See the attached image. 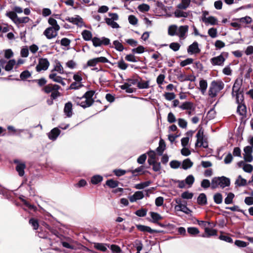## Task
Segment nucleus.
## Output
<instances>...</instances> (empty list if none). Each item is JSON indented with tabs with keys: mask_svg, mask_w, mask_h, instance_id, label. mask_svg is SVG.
I'll return each instance as SVG.
<instances>
[{
	"mask_svg": "<svg viewBox=\"0 0 253 253\" xmlns=\"http://www.w3.org/2000/svg\"><path fill=\"white\" fill-rule=\"evenodd\" d=\"M94 93L93 90L87 91L82 97L74 96L72 99L77 105L86 108L91 106L94 103V100L92 97Z\"/></svg>",
	"mask_w": 253,
	"mask_h": 253,
	"instance_id": "1",
	"label": "nucleus"
},
{
	"mask_svg": "<svg viewBox=\"0 0 253 253\" xmlns=\"http://www.w3.org/2000/svg\"><path fill=\"white\" fill-rule=\"evenodd\" d=\"M224 87V84L221 80L212 81L210 84L209 89V95L211 98L216 97L217 93L222 90Z\"/></svg>",
	"mask_w": 253,
	"mask_h": 253,
	"instance_id": "2",
	"label": "nucleus"
},
{
	"mask_svg": "<svg viewBox=\"0 0 253 253\" xmlns=\"http://www.w3.org/2000/svg\"><path fill=\"white\" fill-rule=\"evenodd\" d=\"M230 184V179L225 176L215 177L211 180V188L214 189L218 186L222 188L228 187Z\"/></svg>",
	"mask_w": 253,
	"mask_h": 253,
	"instance_id": "3",
	"label": "nucleus"
},
{
	"mask_svg": "<svg viewBox=\"0 0 253 253\" xmlns=\"http://www.w3.org/2000/svg\"><path fill=\"white\" fill-rule=\"evenodd\" d=\"M228 57V52H222L219 55L211 58L210 62L212 66H223Z\"/></svg>",
	"mask_w": 253,
	"mask_h": 253,
	"instance_id": "4",
	"label": "nucleus"
},
{
	"mask_svg": "<svg viewBox=\"0 0 253 253\" xmlns=\"http://www.w3.org/2000/svg\"><path fill=\"white\" fill-rule=\"evenodd\" d=\"M7 129L13 132V135H16L19 137H21V133H23L25 134L28 135V138H32L33 137L32 133L28 129H16L14 126H7Z\"/></svg>",
	"mask_w": 253,
	"mask_h": 253,
	"instance_id": "5",
	"label": "nucleus"
},
{
	"mask_svg": "<svg viewBox=\"0 0 253 253\" xmlns=\"http://www.w3.org/2000/svg\"><path fill=\"white\" fill-rule=\"evenodd\" d=\"M92 44L94 46H101L102 45H108L110 44V41L108 38L103 37L101 38L93 37L92 39Z\"/></svg>",
	"mask_w": 253,
	"mask_h": 253,
	"instance_id": "6",
	"label": "nucleus"
},
{
	"mask_svg": "<svg viewBox=\"0 0 253 253\" xmlns=\"http://www.w3.org/2000/svg\"><path fill=\"white\" fill-rule=\"evenodd\" d=\"M189 29L188 25L177 26L176 36H178L180 40H185L187 36V33Z\"/></svg>",
	"mask_w": 253,
	"mask_h": 253,
	"instance_id": "7",
	"label": "nucleus"
},
{
	"mask_svg": "<svg viewBox=\"0 0 253 253\" xmlns=\"http://www.w3.org/2000/svg\"><path fill=\"white\" fill-rule=\"evenodd\" d=\"M49 66V62L46 58H40L36 69L37 72L46 70Z\"/></svg>",
	"mask_w": 253,
	"mask_h": 253,
	"instance_id": "8",
	"label": "nucleus"
},
{
	"mask_svg": "<svg viewBox=\"0 0 253 253\" xmlns=\"http://www.w3.org/2000/svg\"><path fill=\"white\" fill-rule=\"evenodd\" d=\"M197 141L195 143L196 147H203L206 148L208 147V143L206 141H203V132L199 130L197 134Z\"/></svg>",
	"mask_w": 253,
	"mask_h": 253,
	"instance_id": "9",
	"label": "nucleus"
},
{
	"mask_svg": "<svg viewBox=\"0 0 253 253\" xmlns=\"http://www.w3.org/2000/svg\"><path fill=\"white\" fill-rule=\"evenodd\" d=\"M59 30L54 27H49L44 30L43 35L47 39H52L56 37Z\"/></svg>",
	"mask_w": 253,
	"mask_h": 253,
	"instance_id": "10",
	"label": "nucleus"
},
{
	"mask_svg": "<svg viewBox=\"0 0 253 253\" xmlns=\"http://www.w3.org/2000/svg\"><path fill=\"white\" fill-rule=\"evenodd\" d=\"M65 20L80 27L84 25L83 20L79 15H75V17H67L65 18Z\"/></svg>",
	"mask_w": 253,
	"mask_h": 253,
	"instance_id": "11",
	"label": "nucleus"
},
{
	"mask_svg": "<svg viewBox=\"0 0 253 253\" xmlns=\"http://www.w3.org/2000/svg\"><path fill=\"white\" fill-rule=\"evenodd\" d=\"M49 78L54 82L61 84L63 86L66 85L63 79L60 76H58L56 73L53 72V71H51V73L49 75Z\"/></svg>",
	"mask_w": 253,
	"mask_h": 253,
	"instance_id": "12",
	"label": "nucleus"
},
{
	"mask_svg": "<svg viewBox=\"0 0 253 253\" xmlns=\"http://www.w3.org/2000/svg\"><path fill=\"white\" fill-rule=\"evenodd\" d=\"M200 51L201 50L199 47V44L197 42H193L187 48V52L189 54H198Z\"/></svg>",
	"mask_w": 253,
	"mask_h": 253,
	"instance_id": "13",
	"label": "nucleus"
},
{
	"mask_svg": "<svg viewBox=\"0 0 253 253\" xmlns=\"http://www.w3.org/2000/svg\"><path fill=\"white\" fill-rule=\"evenodd\" d=\"M15 164H17L16 167V170L18 172V174L20 176H23L25 174V169L26 168V165L25 163H20L17 160L14 161Z\"/></svg>",
	"mask_w": 253,
	"mask_h": 253,
	"instance_id": "14",
	"label": "nucleus"
},
{
	"mask_svg": "<svg viewBox=\"0 0 253 253\" xmlns=\"http://www.w3.org/2000/svg\"><path fill=\"white\" fill-rule=\"evenodd\" d=\"M60 88V87L59 85L49 84L45 85L42 90L46 93H49L53 91L54 90H59Z\"/></svg>",
	"mask_w": 253,
	"mask_h": 253,
	"instance_id": "15",
	"label": "nucleus"
},
{
	"mask_svg": "<svg viewBox=\"0 0 253 253\" xmlns=\"http://www.w3.org/2000/svg\"><path fill=\"white\" fill-rule=\"evenodd\" d=\"M239 168H242L246 172L251 173L253 170V166L251 164L245 163L244 161H240L237 163Z\"/></svg>",
	"mask_w": 253,
	"mask_h": 253,
	"instance_id": "16",
	"label": "nucleus"
},
{
	"mask_svg": "<svg viewBox=\"0 0 253 253\" xmlns=\"http://www.w3.org/2000/svg\"><path fill=\"white\" fill-rule=\"evenodd\" d=\"M144 197L143 191H138L135 192L132 195L128 197L130 202L133 203L137 200L142 199Z\"/></svg>",
	"mask_w": 253,
	"mask_h": 253,
	"instance_id": "17",
	"label": "nucleus"
},
{
	"mask_svg": "<svg viewBox=\"0 0 253 253\" xmlns=\"http://www.w3.org/2000/svg\"><path fill=\"white\" fill-rule=\"evenodd\" d=\"M60 132L61 131L58 127H55L51 129L49 133H48L47 135L48 138L51 140L55 141L56 140Z\"/></svg>",
	"mask_w": 253,
	"mask_h": 253,
	"instance_id": "18",
	"label": "nucleus"
},
{
	"mask_svg": "<svg viewBox=\"0 0 253 253\" xmlns=\"http://www.w3.org/2000/svg\"><path fill=\"white\" fill-rule=\"evenodd\" d=\"M242 85V80L236 79L232 87V95L234 96L235 93L243 91L241 90Z\"/></svg>",
	"mask_w": 253,
	"mask_h": 253,
	"instance_id": "19",
	"label": "nucleus"
},
{
	"mask_svg": "<svg viewBox=\"0 0 253 253\" xmlns=\"http://www.w3.org/2000/svg\"><path fill=\"white\" fill-rule=\"evenodd\" d=\"M64 113L68 118H70L73 115L72 104L71 102H68L65 104Z\"/></svg>",
	"mask_w": 253,
	"mask_h": 253,
	"instance_id": "20",
	"label": "nucleus"
},
{
	"mask_svg": "<svg viewBox=\"0 0 253 253\" xmlns=\"http://www.w3.org/2000/svg\"><path fill=\"white\" fill-rule=\"evenodd\" d=\"M136 228L138 230L143 232H148L150 233H158V231L151 229L150 227L143 225H136Z\"/></svg>",
	"mask_w": 253,
	"mask_h": 253,
	"instance_id": "21",
	"label": "nucleus"
},
{
	"mask_svg": "<svg viewBox=\"0 0 253 253\" xmlns=\"http://www.w3.org/2000/svg\"><path fill=\"white\" fill-rule=\"evenodd\" d=\"M205 234L202 235V237L209 238L211 236H215L217 235V231L215 229H211L209 227L205 228Z\"/></svg>",
	"mask_w": 253,
	"mask_h": 253,
	"instance_id": "22",
	"label": "nucleus"
},
{
	"mask_svg": "<svg viewBox=\"0 0 253 253\" xmlns=\"http://www.w3.org/2000/svg\"><path fill=\"white\" fill-rule=\"evenodd\" d=\"M94 248L98 251L104 252L107 251V248H109V245L106 244L95 243Z\"/></svg>",
	"mask_w": 253,
	"mask_h": 253,
	"instance_id": "23",
	"label": "nucleus"
},
{
	"mask_svg": "<svg viewBox=\"0 0 253 253\" xmlns=\"http://www.w3.org/2000/svg\"><path fill=\"white\" fill-rule=\"evenodd\" d=\"M237 112L241 116H244L246 115L247 108L245 103L238 104Z\"/></svg>",
	"mask_w": 253,
	"mask_h": 253,
	"instance_id": "24",
	"label": "nucleus"
},
{
	"mask_svg": "<svg viewBox=\"0 0 253 253\" xmlns=\"http://www.w3.org/2000/svg\"><path fill=\"white\" fill-rule=\"evenodd\" d=\"M82 35L83 39L85 41H89L93 39L91 32L87 30H84L82 32Z\"/></svg>",
	"mask_w": 253,
	"mask_h": 253,
	"instance_id": "25",
	"label": "nucleus"
},
{
	"mask_svg": "<svg viewBox=\"0 0 253 253\" xmlns=\"http://www.w3.org/2000/svg\"><path fill=\"white\" fill-rule=\"evenodd\" d=\"M175 209L177 211H181L186 214H189L191 211L187 207V206L182 204H179L175 207Z\"/></svg>",
	"mask_w": 253,
	"mask_h": 253,
	"instance_id": "26",
	"label": "nucleus"
},
{
	"mask_svg": "<svg viewBox=\"0 0 253 253\" xmlns=\"http://www.w3.org/2000/svg\"><path fill=\"white\" fill-rule=\"evenodd\" d=\"M30 20L28 17H19L18 16L14 23L18 27H19L20 24L28 23Z\"/></svg>",
	"mask_w": 253,
	"mask_h": 253,
	"instance_id": "27",
	"label": "nucleus"
},
{
	"mask_svg": "<svg viewBox=\"0 0 253 253\" xmlns=\"http://www.w3.org/2000/svg\"><path fill=\"white\" fill-rule=\"evenodd\" d=\"M236 97V102L238 104L244 103V97L243 91L235 93L234 96Z\"/></svg>",
	"mask_w": 253,
	"mask_h": 253,
	"instance_id": "28",
	"label": "nucleus"
},
{
	"mask_svg": "<svg viewBox=\"0 0 253 253\" xmlns=\"http://www.w3.org/2000/svg\"><path fill=\"white\" fill-rule=\"evenodd\" d=\"M150 216L152 218V222L154 223H158L159 220L163 219V217L158 213L151 211L150 212Z\"/></svg>",
	"mask_w": 253,
	"mask_h": 253,
	"instance_id": "29",
	"label": "nucleus"
},
{
	"mask_svg": "<svg viewBox=\"0 0 253 253\" xmlns=\"http://www.w3.org/2000/svg\"><path fill=\"white\" fill-rule=\"evenodd\" d=\"M197 203L201 205H205L207 204V197L205 194L201 193L197 198Z\"/></svg>",
	"mask_w": 253,
	"mask_h": 253,
	"instance_id": "30",
	"label": "nucleus"
},
{
	"mask_svg": "<svg viewBox=\"0 0 253 253\" xmlns=\"http://www.w3.org/2000/svg\"><path fill=\"white\" fill-rule=\"evenodd\" d=\"M200 89L203 95H204L206 92L208 87V83L206 80H202L200 81Z\"/></svg>",
	"mask_w": 253,
	"mask_h": 253,
	"instance_id": "31",
	"label": "nucleus"
},
{
	"mask_svg": "<svg viewBox=\"0 0 253 253\" xmlns=\"http://www.w3.org/2000/svg\"><path fill=\"white\" fill-rule=\"evenodd\" d=\"M203 21L206 23L210 24L211 25H215L217 24V19L213 16L205 17L203 18Z\"/></svg>",
	"mask_w": 253,
	"mask_h": 253,
	"instance_id": "32",
	"label": "nucleus"
},
{
	"mask_svg": "<svg viewBox=\"0 0 253 253\" xmlns=\"http://www.w3.org/2000/svg\"><path fill=\"white\" fill-rule=\"evenodd\" d=\"M51 71H53V72L56 71L61 74H63L64 73L63 67L59 61H57L55 63L54 67Z\"/></svg>",
	"mask_w": 253,
	"mask_h": 253,
	"instance_id": "33",
	"label": "nucleus"
},
{
	"mask_svg": "<svg viewBox=\"0 0 253 253\" xmlns=\"http://www.w3.org/2000/svg\"><path fill=\"white\" fill-rule=\"evenodd\" d=\"M236 21H238L241 24L242 27L244 26L243 24H250L252 21V18L249 16H245L240 18L237 19Z\"/></svg>",
	"mask_w": 253,
	"mask_h": 253,
	"instance_id": "34",
	"label": "nucleus"
},
{
	"mask_svg": "<svg viewBox=\"0 0 253 253\" xmlns=\"http://www.w3.org/2000/svg\"><path fill=\"white\" fill-rule=\"evenodd\" d=\"M174 14L175 17L177 18H186L189 15V13L188 12L183 11L180 9H176L174 12Z\"/></svg>",
	"mask_w": 253,
	"mask_h": 253,
	"instance_id": "35",
	"label": "nucleus"
},
{
	"mask_svg": "<svg viewBox=\"0 0 253 253\" xmlns=\"http://www.w3.org/2000/svg\"><path fill=\"white\" fill-rule=\"evenodd\" d=\"M179 107L183 110H191L193 107V104L191 102H185L183 103Z\"/></svg>",
	"mask_w": 253,
	"mask_h": 253,
	"instance_id": "36",
	"label": "nucleus"
},
{
	"mask_svg": "<svg viewBox=\"0 0 253 253\" xmlns=\"http://www.w3.org/2000/svg\"><path fill=\"white\" fill-rule=\"evenodd\" d=\"M247 184V180L242 178L241 175H239L237 179L235 181V184H236L238 186H244L246 185Z\"/></svg>",
	"mask_w": 253,
	"mask_h": 253,
	"instance_id": "37",
	"label": "nucleus"
},
{
	"mask_svg": "<svg viewBox=\"0 0 253 253\" xmlns=\"http://www.w3.org/2000/svg\"><path fill=\"white\" fill-rule=\"evenodd\" d=\"M177 26L176 25H172L168 28V34L170 36H176L177 33Z\"/></svg>",
	"mask_w": 253,
	"mask_h": 253,
	"instance_id": "38",
	"label": "nucleus"
},
{
	"mask_svg": "<svg viewBox=\"0 0 253 253\" xmlns=\"http://www.w3.org/2000/svg\"><path fill=\"white\" fill-rule=\"evenodd\" d=\"M151 184V181H147L145 182H141L140 183L136 184L134 185V187L136 189H143L145 187L149 186Z\"/></svg>",
	"mask_w": 253,
	"mask_h": 253,
	"instance_id": "39",
	"label": "nucleus"
},
{
	"mask_svg": "<svg viewBox=\"0 0 253 253\" xmlns=\"http://www.w3.org/2000/svg\"><path fill=\"white\" fill-rule=\"evenodd\" d=\"M106 23L109 26H110L113 28H118L119 27V24L114 21V20L110 19L109 18H106L105 19Z\"/></svg>",
	"mask_w": 253,
	"mask_h": 253,
	"instance_id": "40",
	"label": "nucleus"
},
{
	"mask_svg": "<svg viewBox=\"0 0 253 253\" xmlns=\"http://www.w3.org/2000/svg\"><path fill=\"white\" fill-rule=\"evenodd\" d=\"M193 166V163L189 159H186L182 162V168L184 169H187Z\"/></svg>",
	"mask_w": 253,
	"mask_h": 253,
	"instance_id": "41",
	"label": "nucleus"
},
{
	"mask_svg": "<svg viewBox=\"0 0 253 253\" xmlns=\"http://www.w3.org/2000/svg\"><path fill=\"white\" fill-rule=\"evenodd\" d=\"M103 180V177L100 175H95L93 176L91 179V182L93 184H97L101 182Z\"/></svg>",
	"mask_w": 253,
	"mask_h": 253,
	"instance_id": "42",
	"label": "nucleus"
},
{
	"mask_svg": "<svg viewBox=\"0 0 253 253\" xmlns=\"http://www.w3.org/2000/svg\"><path fill=\"white\" fill-rule=\"evenodd\" d=\"M137 87L139 89L148 88L149 87V81L138 82L137 83Z\"/></svg>",
	"mask_w": 253,
	"mask_h": 253,
	"instance_id": "43",
	"label": "nucleus"
},
{
	"mask_svg": "<svg viewBox=\"0 0 253 253\" xmlns=\"http://www.w3.org/2000/svg\"><path fill=\"white\" fill-rule=\"evenodd\" d=\"M106 184L109 187L114 188L117 187L118 186L119 182L118 181L114 180L113 179H109L106 181Z\"/></svg>",
	"mask_w": 253,
	"mask_h": 253,
	"instance_id": "44",
	"label": "nucleus"
},
{
	"mask_svg": "<svg viewBox=\"0 0 253 253\" xmlns=\"http://www.w3.org/2000/svg\"><path fill=\"white\" fill-rule=\"evenodd\" d=\"M130 84L128 83H125L123 85L120 86V87L123 90H125L127 93H132L134 90L132 88L130 87Z\"/></svg>",
	"mask_w": 253,
	"mask_h": 253,
	"instance_id": "45",
	"label": "nucleus"
},
{
	"mask_svg": "<svg viewBox=\"0 0 253 253\" xmlns=\"http://www.w3.org/2000/svg\"><path fill=\"white\" fill-rule=\"evenodd\" d=\"M15 64V61L14 59L10 60L4 67V69L6 71H11L14 65Z\"/></svg>",
	"mask_w": 253,
	"mask_h": 253,
	"instance_id": "46",
	"label": "nucleus"
},
{
	"mask_svg": "<svg viewBox=\"0 0 253 253\" xmlns=\"http://www.w3.org/2000/svg\"><path fill=\"white\" fill-rule=\"evenodd\" d=\"M114 48L119 51H122L124 48L123 44L118 41L116 40L113 42Z\"/></svg>",
	"mask_w": 253,
	"mask_h": 253,
	"instance_id": "47",
	"label": "nucleus"
},
{
	"mask_svg": "<svg viewBox=\"0 0 253 253\" xmlns=\"http://www.w3.org/2000/svg\"><path fill=\"white\" fill-rule=\"evenodd\" d=\"M48 23L51 26L50 27H54L57 30L60 29V26L57 24V21L55 19L51 17L49 18L48 19Z\"/></svg>",
	"mask_w": 253,
	"mask_h": 253,
	"instance_id": "48",
	"label": "nucleus"
},
{
	"mask_svg": "<svg viewBox=\"0 0 253 253\" xmlns=\"http://www.w3.org/2000/svg\"><path fill=\"white\" fill-rule=\"evenodd\" d=\"M195 181V178L193 175H189L185 179V181L186 184L188 185L189 187H190L193 184Z\"/></svg>",
	"mask_w": 253,
	"mask_h": 253,
	"instance_id": "49",
	"label": "nucleus"
},
{
	"mask_svg": "<svg viewBox=\"0 0 253 253\" xmlns=\"http://www.w3.org/2000/svg\"><path fill=\"white\" fill-rule=\"evenodd\" d=\"M214 202L217 204H220L222 202V196L220 193H217L213 196Z\"/></svg>",
	"mask_w": 253,
	"mask_h": 253,
	"instance_id": "50",
	"label": "nucleus"
},
{
	"mask_svg": "<svg viewBox=\"0 0 253 253\" xmlns=\"http://www.w3.org/2000/svg\"><path fill=\"white\" fill-rule=\"evenodd\" d=\"M234 198V194L232 193H229L224 200L226 204H230L233 202V199Z\"/></svg>",
	"mask_w": 253,
	"mask_h": 253,
	"instance_id": "51",
	"label": "nucleus"
},
{
	"mask_svg": "<svg viewBox=\"0 0 253 253\" xmlns=\"http://www.w3.org/2000/svg\"><path fill=\"white\" fill-rule=\"evenodd\" d=\"M209 35L212 38H215L217 36V29L214 28H211L208 30Z\"/></svg>",
	"mask_w": 253,
	"mask_h": 253,
	"instance_id": "52",
	"label": "nucleus"
},
{
	"mask_svg": "<svg viewBox=\"0 0 253 253\" xmlns=\"http://www.w3.org/2000/svg\"><path fill=\"white\" fill-rule=\"evenodd\" d=\"M6 15L9 17L14 23H15L17 17V15L14 12V11L7 12Z\"/></svg>",
	"mask_w": 253,
	"mask_h": 253,
	"instance_id": "53",
	"label": "nucleus"
},
{
	"mask_svg": "<svg viewBox=\"0 0 253 253\" xmlns=\"http://www.w3.org/2000/svg\"><path fill=\"white\" fill-rule=\"evenodd\" d=\"M31 76V73L28 70L23 71L20 75L21 80H24Z\"/></svg>",
	"mask_w": 253,
	"mask_h": 253,
	"instance_id": "54",
	"label": "nucleus"
},
{
	"mask_svg": "<svg viewBox=\"0 0 253 253\" xmlns=\"http://www.w3.org/2000/svg\"><path fill=\"white\" fill-rule=\"evenodd\" d=\"M164 96L167 100L171 101L174 99L175 98V94L173 92H166L164 94Z\"/></svg>",
	"mask_w": 253,
	"mask_h": 253,
	"instance_id": "55",
	"label": "nucleus"
},
{
	"mask_svg": "<svg viewBox=\"0 0 253 253\" xmlns=\"http://www.w3.org/2000/svg\"><path fill=\"white\" fill-rule=\"evenodd\" d=\"M83 85L82 84H79L76 82L72 83L68 89H78L82 87Z\"/></svg>",
	"mask_w": 253,
	"mask_h": 253,
	"instance_id": "56",
	"label": "nucleus"
},
{
	"mask_svg": "<svg viewBox=\"0 0 253 253\" xmlns=\"http://www.w3.org/2000/svg\"><path fill=\"white\" fill-rule=\"evenodd\" d=\"M188 233L191 235H196L199 233V230L196 227H188L187 228Z\"/></svg>",
	"mask_w": 253,
	"mask_h": 253,
	"instance_id": "57",
	"label": "nucleus"
},
{
	"mask_svg": "<svg viewBox=\"0 0 253 253\" xmlns=\"http://www.w3.org/2000/svg\"><path fill=\"white\" fill-rule=\"evenodd\" d=\"M113 253H123L120 247L116 245H112L110 247Z\"/></svg>",
	"mask_w": 253,
	"mask_h": 253,
	"instance_id": "58",
	"label": "nucleus"
},
{
	"mask_svg": "<svg viewBox=\"0 0 253 253\" xmlns=\"http://www.w3.org/2000/svg\"><path fill=\"white\" fill-rule=\"evenodd\" d=\"M169 47L174 51H177L179 49L180 45L178 42H173L169 44Z\"/></svg>",
	"mask_w": 253,
	"mask_h": 253,
	"instance_id": "59",
	"label": "nucleus"
},
{
	"mask_svg": "<svg viewBox=\"0 0 253 253\" xmlns=\"http://www.w3.org/2000/svg\"><path fill=\"white\" fill-rule=\"evenodd\" d=\"M178 125L179 127L186 128L187 126V122L184 119L179 118L178 119Z\"/></svg>",
	"mask_w": 253,
	"mask_h": 253,
	"instance_id": "60",
	"label": "nucleus"
},
{
	"mask_svg": "<svg viewBox=\"0 0 253 253\" xmlns=\"http://www.w3.org/2000/svg\"><path fill=\"white\" fill-rule=\"evenodd\" d=\"M135 214L139 217H144L147 214V210L144 209H141L140 210H137Z\"/></svg>",
	"mask_w": 253,
	"mask_h": 253,
	"instance_id": "61",
	"label": "nucleus"
},
{
	"mask_svg": "<svg viewBox=\"0 0 253 253\" xmlns=\"http://www.w3.org/2000/svg\"><path fill=\"white\" fill-rule=\"evenodd\" d=\"M232 70L230 68V65L225 66L222 70L223 74L227 76H230L232 74Z\"/></svg>",
	"mask_w": 253,
	"mask_h": 253,
	"instance_id": "62",
	"label": "nucleus"
},
{
	"mask_svg": "<svg viewBox=\"0 0 253 253\" xmlns=\"http://www.w3.org/2000/svg\"><path fill=\"white\" fill-rule=\"evenodd\" d=\"M118 67L120 69L125 70L127 68L128 65L122 59L118 62Z\"/></svg>",
	"mask_w": 253,
	"mask_h": 253,
	"instance_id": "63",
	"label": "nucleus"
},
{
	"mask_svg": "<svg viewBox=\"0 0 253 253\" xmlns=\"http://www.w3.org/2000/svg\"><path fill=\"white\" fill-rule=\"evenodd\" d=\"M29 223L33 226L34 230H37L39 227V223L37 219L31 218L29 220Z\"/></svg>",
	"mask_w": 253,
	"mask_h": 253,
	"instance_id": "64",
	"label": "nucleus"
}]
</instances>
